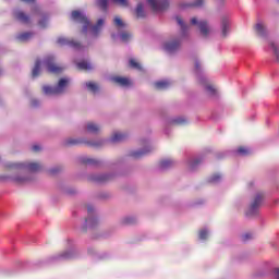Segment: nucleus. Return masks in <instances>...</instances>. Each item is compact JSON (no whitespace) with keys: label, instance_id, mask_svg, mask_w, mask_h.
<instances>
[{"label":"nucleus","instance_id":"obj_11","mask_svg":"<svg viewBox=\"0 0 279 279\" xmlns=\"http://www.w3.org/2000/svg\"><path fill=\"white\" fill-rule=\"evenodd\" d=\"M84 130L88 134H99L101 126L95 122H87L84 126Z\"/></svg>","mask_w":279,"mask_h":279},{"label":"nucleus","instance_id":"obj_13","mask_svg":"<svg viewBox=\"0 0 279 279\" xmlns=\"http://www.w3.org/2000/svg\"><path fill=\"white\" fill-rule=\"evenodd\" d=\"M221 34L223 37L230 34V21L228 20V17H223L221 20Z\"/></svg>","mask_w":279,"mask_h":279},{"label":"nucleus","instance_id":"obj_31","mask_svg":"<svg viewBox=\"0 0 279 279\" xmlns=\"http://www.w3.org/2000/svg\"><path fill=\"white\" fill-rule=\"evenodd\" d=\"M130 38H132V34L128 32L120 34V39L122 40V43H128Z\"/></svg>","mask_w":279,"mask_h":279},{"label":"nucleus","instance_id":"obj_32","mask_svg":"<svg viewBox=\"0 0 279 279\" xmlns=\"http://www.w3.org/2000/svg\"><path fill=\"white\" fill-rule=\"evenodd\" d=\"M219 180H221L220 174H214L209 178V182H211L213 184H217V182H219Z\"/></svg>","mask_w":279,"mask_h":279},{"label":"nucleus","instance_id":"obj_14","mask_svg":"<svg viewBox=\"0 0 279 279\" xmlns=\"http://www.w3.org/2000/svg\"><path fill=\"white\" fill-rule=\"evenodd\" d=\"M154 149V146L149 145L147 149L144 150H135L131 153L133 158H143V156L149 154Z\"/></svg>","mask_w":279,"mask_h":279},{"label":"nucleus","instance_id":"obj_36","mask_svg":"<svg viewBox=\"0 0 279 279\" xmlns=\"http://www.w3.org/2000/svg\"><path fill=\"white\" fill-rule=\"evenodd\" d=\"M238 153H240L242 156H245V154H248L250 150L247 148H245V147H240L238 149Z\"/></svg>","mask_w":279,"mask_h":279},{"label":"nucleus","instance_id":"obj_39","mask_svg":"<svg viewBox=\"0 0 279 279\" xmlns=\"http://www.w3.org/2000/svg\"><path fill=\"white\" fill-rule=\"evenodd\" d=\"M275 279H279V268L275 269Z\"/></svg>","mask_w":279,"mask_h":279},{"label":"nucleus","instance_id":"obj_21","mask_svg":"<svg viewBox=\"0 0 279 279\" xmlns=\"http://www.w3.org/2000/svg\"><path fill=\"white\" fill-rule=\"evenodd\" d=\"M171 86V82L169 81H158L155 83V87L158 88V90H165V88H169Z\"/></svg>","mask_w":279,"mask_h":279},{"label":"nucleus","instance_id":"obj_7","mask_svg":"<svg viewBox=\"0 0 279 279\" xmlns=\"http://www.w3.org/2000/svg\"><path fill=\"white\" fill-rule=\"evenodd\" d=\"M108 1L116 5H120V8H130V0H96V5L100 10H107Z\"/></svg>","mask_w":279,"mask_h":279},{"label":"nucleus","instance_id":"obj_18","mask_svg":"<svg viewBox=\"0 0 279 279\" xmlns=\"http://www.w3.org/2000/svg\"><path fill=\"white\" fill-rule=\"evenodd\" d=\"M113 25L118 29H125L128 27V24L119 15L113 17Z\"/></svg>","mask_w":279,"mask_h":279},{"label":"nucleus","instance_id":"obj_34","mask_svg":"<svg viewBox=\"0 0 279 279\" xmlns=\"http://www.w3.org/2000/svg\"><path fill=\"white\" fill-rule=\"evenodd\" d=\"M87 145H90L92 147H101V145H104V141L87 142Z\"/></svg>","mask_w":279,"mask_h":279},{"label":"nucleus","instance_id":"obj_42","mask_svg":"<svg viewBox=\"0 0 279 279\" xmlns=\"http://www.w3.org/2000/svg\"><path fill=\"white\" fill-rule=\"evenodd\" d=\"M33 149H34V151H38V150H40V146L35 145V146H33Z\"/></svg>","mask_w":279,"mask_h":279},{"label":"nucleus","instance_id":"obj_41","mask_svg":"<svg viewBox=\"0 0 279 279\" xmlns=\"http://www.w3.org/2000/svg\"><path fill=\"white\" fill-rule=\"evenodd\" d=\"M86 225H87V226H93V218L87 219V220H86Z\"/></svg>","mask_w":279,"mask_h":279},{"label":"nucleus","instance_id":"obj_29","mask_svg":"<svg viewBox=\"0 0 279 279\" xmlns=\"http://www.w3.org/2000/svg\"><path fill=\"white\" fill-rule=\"evenodd\" d=\"M130 66H132V69H136L137 71L143 70V66H141V63H138L136 59H130Z\"/></svg>","mask_w":279,"mask_h":279},{"label":"nucleus","instance_id":"obj_37","mask_svg":"<svg viewBox=\"0 0 279 279\" xmlns=\"http://www.w3.org/2000/svg\"><path fill=\"white\" fill-rule=\"evenodd\" d=\"M177 21H178L181 29H183V31L186 29V25H184V21H182V19L178 17Z\"/></svg>","mask_w":279,"mask_h":279},{"label":"nucleus","instance_id":"obj_27","mask_svg":"<svg viewBox=\"0 0 279 279\" xmlns=\"http://www.w3.org/2000/svg\"><path fill=\"white\" fill-rule=\"evenodd\" d=\"M85 86H86L87 90H89L90 93H97V90H99V85H97L96 83H93V82L86 83Z\"/></svg>","mask_w":279,"mask_h":279},{"label":"nucleus","instance_id":"obj_16","mask_svg":"<svg viewBox=\"0 0 279 279\" xmlns=\"http://www.w3.org/2000/svg\"><path fill=\"white\" fill-rule=\"evenodd\" d=\"M14 16L20 23H29V17L23 11H15Z\"/></svg>","mask_w":279,"mask_h":279},{"label":"nucleus","instance_id":"obj_4","mask_svg":"<svg viewBox=\"0 0 279 279\" xmlns=\"http://www.w3.org/2000/svg\"><path fill=\"white\" fill-rule=\"evenodd\" d=\"M71 84V80L69 78H61L57 86H49L45 85L43 87L44 95H47L48 97H56L58 95H63V93H66V89L69 88V85Z\"/></svg>","mask_w":279,"mask_h":279},{"label":"nucleus","instance_id":"obj_45","mask_svg":"<svg viewBox=\"0 0 279 279\" xmlns=\"http://www.w3.org/2000/svg\"><path fill=\"white\" fill-rule=\"evenodd\" d=\"M23 1H25V3H33V1L35 0H23Z\"/></svg>","mask_w":279,"mask_h":279},{"label":"nucleus","instance_id":"obj_3","mask_svg":"<svg viewBox=\"0 0 279 279\" xmlns=\"http://www.w3.org/2000/svg\"><path fill=\"white\" fill-rule=\"evenodd\" d=\"M43 68L47 69L48 73H62L63 71V68L57 65L53 62V58L49 57L44 61L37 60L35 62V66L32 72L33 77H38V75H40V71H43Z\"/></svg>","mask_w":279,"mask_h":279},{"label":"nucleus","instance_id":"obj_6","mask_svg":"<svg viewBox=\"0 0 279 279\" xmlns=\"http://www.w3.org/2000/svg\"><path fill=\"white\" fill-rule=\"evenodd\" d=\"M264 197H265V194L263 192H257L255 194L253 202L251 203V206L246 211V215L248 217H252V215H256L258 208H260V204H263Z\"/></svg>","mask_w":279,"mask_h":279},{"label":"nucleus","instance_id":"obj_15","mask_svg":"<svg viewBox=\"0 0 279 279\" xmlns=\"http://www.w3.org/2000/svg\"><path fill=\"white\" fill-rule=\"evenodd\" d=\"M113 82H116V84H119L120 86H131L132 85V81L130 78L122 77V76L113 77Z\"/></svg>","mask_w":279,"mask_h":279},{"label":"nucleus","instance_id":"obj_44","mask_svg":"<svg viewBox=\"0 0 279 279\" xmlns=\"http://www.w3.org/2000/svg\"><path fill=\"white\" fill-rule=\"evenodd\" d=\"M195 69H199V61L195 62Z\"/></svg>","mask_w":279,"mask_h":279},{"label":"nucleus","instance_id":"obj_9","mask_svg":"<svg viewBox=\"0 0 279 279\" xmlns=\"http://www.w3.org/2000/svg\"><path fill=\"white\" fill-rule=\"evenodd\" d=\"M206 0H194L193 2H181L179 4L180 10H186V8H204Z\"/></svg>","mask_w":279,"mask_h":279},{"label":"nucleus","instance_id":"obj_30","mask_svg":"<svg viewBox=\"0 0 279 279\" xmlns=\"http://www.w3.org/2000/svg\"><path fill=\"white\" fill-rule=\"evenodd\" d=\"M92 180H94V182H106V180H108V175L98 174V175H95Z\"/></svg>","mask_w":279,"mask_h":279},{"label":"nucleus","instance_id":"obj_17","mask_svg":"<svg viewBox=\"0 0 279 279\" xmlns=\"http://www.w3.org/2000/svg\"><path fill=\"white\" fill-rule=\"evenodd\" d=\"M135 16L137 19H143L145 16V3L138 2L136 8H135Z\"/></svg>","mask_w":279,"mask_h":279},{"label":"nucleus","instance_id":"obj_26","mask_svg":"<svg viewBox=\"0 0 279 279\" xmlns=\"http://www.w3.org/2000/svg\"><path fill=\"white\" fill-rule=\"evenodd\" d=\"M33 37H34V34H32V33H23L17 36L19 40H21L22 43L31 40V38H33Z\"/></svg>","mask_w":279,"mask_h":279},{"label":"nucleus","instance_id":"obj_46","mask_svg":"<svg viewBox=\"0 0 279 279\" xmlns=\"http://www.w3.org/2000/svg\"><path fill=\"white\" fill-rule=\"evenodd\" d=\"M177 123H182V120H177Z\"/></svg>","mask_w":279,"mask_h":279},{"label":"nucleus","instance_id":"obj_22","mask_svg":"<svg viewBox=\"0 0 279 279\" xmlns=\"http://www.w3.org/2000/svg\"><path fill=\"white\" fill-rule=\"evenodd\" d=\"M77 68L81 69V71H90L93 64L88 61H82L77 63Z\"/></svg>","mask_w":279,"mask_h":279},{"label":"nucleus","instance_id":"obj_2","mask_svg":"<svg viewBox=\"0 0 279 279\" xmlns=\"http://www.w3.org/2000/svg\"><path fill=\"white\" fill-rule=\"evenodd\" d=\"M71 19L82 25L83 34L89 33L90 36H99L106 25V19H98L95 25H90L88 17H86V14L82 11H73Z\"/></svg>","mask_w":279,"mask_h":279},{"label":"nucleus","instance_id":"obj_5","mask_svg":"<svg viewBox=\"0 0 279 279\" xmlns=\"http://www.w3.org/2000/svg\"><path fill=\"white\" fill-rule=\"evenodd\" d=\"M191 25H196L198 27L202 36H210L213 34V27L208 24V22L204 20H197V17H192L191 19Z\"/></svg>","mask_w":279,"mask_h":279},{"label":"nucleus","instance_id":"obj_12","mask_svg":"<svg viewBox=\"0 0 279 279\" xmlns=\"http://www.w3.org/2000/svg\"><path fill=\"white\" fill-rule=\"evenodd\" d=\"M57 43L60 45V47H64V45H69L70 47H74V49H81L80 44H77L66 37H59L57 39Z\"/></svg>","mask_w":279,"mask_h":279},{"label":"nucleus","instance_id":"obj_28","mask_svg":"<svg viewBox=\"0 0 279 279\" xmlns=\"http://www.w3.org/2000/svg\"><path fill=\"white\" fill-rule=\"evenodd\" d=\"M205 90H207V94L211 97H215V95H217V88L210 84L205 85Z\"/></svg>","mask_w":279,"mask_h":279},{"label":"nucleus","instance_id":"obj_20","mask_svg":"<svg viewBox=\"0 0 279 279\" xmlns=\"http://www.w3.org/2000/svg\"><path fill=\"white\" fill-rule=\"evenodd\" d=\"M125 138V134L122 133V132H114L112 135H111V143H121V141H123Z\"/></svg>","mask_w":279,"mask_h":279},{"label":"nucleus","instance_id":"obj_33","mask_svg":"<svg viewBox=\"0 0 279 279\" xmlns=\"http://www.w3.org/2000/svg\"><path fill=\"white\" fill-rule=\"evenodd\" d=\"M60 258H63V259L73 258V252H71V251L65 252V253L60 255Z\"/></svg>","mask_w":279,"mask_h":279},{"label":"nucleus","instance_id":"obj_40","mask_svg":"<svg viewBox=\"0 0 279 279\" xmlns=\"http://www.w3.org/2000/svg\"><path fill=\"white\" fill-rule=\"evenodd\" d=\"M73 145H77V144H80V143H85L84 141H80V140H75V141H73V142H71Z\"/></svg>","mask_w":279,"mask_h":279},{"label":"nucleus","instance_id":"obj_43","mask_svg":"<svg viewBox=\"0 0 279 279\" xmlns=\"http://www.w3.org/2000/svg\"><path fill=\"white\" fill-rule=\"evenodd\" d=\"M248 238H250V234H244V235H243V240H244V241H247Z\"/></svg>","mask_w":279,"mask_h":279},{"label":"nucleus","instance_id":"obj_19","mask_svg":"<svg viewBox=\"0 0 279 279\" xmlns=\"http://www.w3.org/2000/svg\"><path fill=\"white\" fill-rule=\"evenodd\" d=\"M255 32L258 36H265V34H267V26H265V23L258 22L255 25Z\"/></svg>","mask_w":279,"mask_h":279},{"label":"nucleus","instance_id":"obj_10","mask_svg":"<svg viewBox=\"0 0 279 279\" xmlns=\"http://www.w3.org/2000/svg\"><path fill=\"white\" fill-rule=\"evenodd\" d=\"M180 48V40H169L166 41L162 46L163 51H167L168 53H173V51H177V49Z\"/></svg>","mask_w":279,"mask_h":279},{"label":"nucleus","instance_id":"obj_24","mask_svg":"<svg viewBox=\"0 0 279 279\" xmlns=\"http://www.w3.org/2000/svg\"><path fill=\"white\" fill-rule=\"evenodd\" d=\"M210 236V231L207 228L201 229L198 232V238L201 241H206Z\"/></svg>","mask_w":279,"mask_h":279},{"label":"nucleus","instance_id":"obj_23","mask_svg":"<svg viewBox=\"0 0 279 279\" xmlns=\"http://www.w3.org/2000/svg\"><path fill=\"white\" fill-rule=\"evenodd\" d=\"M173 165H174L173 159H169V158L162 159L159 163L161 169H169V167H173Z\"/></svg>","mask_w":279,"mask_h":279},{"label":"nucleus","instance_id":"obj_1","mask_svg":"<svg viewBox=\"0 0 279 279\" xmlns=\"http://www.w3.org/2000/svg\"><path fill=\"white\" fill-rule=\"evenodd\" d=\"M7 168L10 169V174L7 175L9 180L16 182V184H26L32 179L29 177H24L25 173H34L40 171V163L38 162H9Z\"/></svg>","mask_w":279,"mask_h":279},{"label":"nucleus","instance_id":"obj_38","mask_svg":"<svg viewBox=\"0 0 279 279\" xmlns=\"http://www.w3.org/2000/svg\"><path fill=\"white\" fill-rule=\"evenodd\" d=\"M39 27H41V28L47 27V19L39 21Z\"/></svg>","mask_w":279,"mask_h":279},{"label":"nucleus","instance_id":"obj_8","mask_svg":"<svg viewBox=\"0 0 279 279\" xmlns=\"http://www.w3.org/2000/svg\"><path fill=\"white\" fill-rule=\"evenodd\" d=\"M154 12H165L169 8V0H147Z\"/></svg>","mask_w":279,"mask_h":279},{"label":"nucleus","instance_id":"obj_35","mask_svg":"<svg viewBox=\"0 0 279 279\" xmlns=\"http://www.w3.org/2000/svg\"><path fill=\"white\" fill-rule=\"evenodd\" d=\"M270 47L275 51L276 57L278 58V56H279L278 45H276L275 43H271Z\"/></svg>","mask_w":279,"mask_h":279},{"label":"nucleus","instance_id":"obj_25","mask_svg":"<svg viewBox=\"0 0 279 279\" xmlns=\"http://www.w3.org/2000/svg\"><path fill=\"white\" fill-rule=\"evenodd\" d=\"M199 162H202V159L199 158H194V159H191L189 162H187V167L191 171H193V169H195L197 167V165H199Z\"/></svg>","mask_w":279,"mask_h":279}]
</instances>
